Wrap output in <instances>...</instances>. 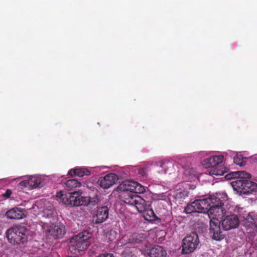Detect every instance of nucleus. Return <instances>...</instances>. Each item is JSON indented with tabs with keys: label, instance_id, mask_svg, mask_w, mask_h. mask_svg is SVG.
<instances>
[{
	"label": "nucleus",
	"instance_id": "obj_23",
	"mask_svg": "<svg viewBox=\"0 0 257 257\" xmlns=\"http://www.w3.org/2000/svg\"><path fill=\"white\" fill-rule=\"evenodd\" d=\"M173 164L168 161H165L161 163V167L164 170L165 173H171V171L173 167Z\"/></svg>",
	"mask_w": 257,
	"mask_h": 257
},
{
	"label": "nucleus",
	"instance_id": "obj_25",
	"mask_svg": "<svg viewBox=\"0 0 257 257\" xmlns=\"http://www.w3.org/2000/svg\"><path fill=\"white\" fill-rule=\"evenodd\" d=\"M90 197L82 196L81 194L80 193V197H79L78 200V201L80 202V203L78 204V206H85L89 205V202H90Z\"/></svg>",
	"mask_w": 257,
	"mask_h": 257
},
{
	"label": "nucleus",
	"instance_id": "obj_1",
	"mask_svg": "<svg viewBox=\"0 0 257 257\" xmlns=\"http://www.w3.org/2000/svg\"><path fill=\"white\" fill-rule=\"evenodd\" d=\"M224 203L216 195L210 197L198 199L188 204L185 207L184 212L190 214L193 212L203 213L208 218L212 217L215 214L220 213L224 210L222 206Z\"/></svg>",
	"mask_w": 257,
	"mask_h": 257
},
{
	"label": "nucleus",
	"instance_id": "obj_14",
	"mask_svg": "<svg viewBox=\"0 0 257 257\" xmlns=\"http://www.w3.org/2000/svg\"><path fill=\"white\" fill-rule=\"evenodd\" d=\"M223 160L224 156L223 155L213 156L204 160L203 165H204L206 168L215 167L217 165L221 164Z\"/></svg>",
	"mask_w": 257,
	"mask_h": 257
},
{
	"label": "nucleus",
	"instance_id": "obj_29",
	"mask_svg": "<svg viewBox=\"0 0 257 257\" xmlns=\"http://www.w3.org/2000/svg\"><path fill=\"white\" fill-rule=\"evenodd\" d=\"M149 171L148 167L141 168L139 169L138 173L142 177H147Z\"/></svg>",
	"mask_w": 257,
	"mask_h": 257
},
{
	"label": "nucleus",
	"instance_id": "obj_28",
	"mask_svg": "<svg viewBox=\"0 0 257 257\" xmlns=\"http://www.w3.org/2000/svg\"><path fill=\"white\" fill-rule=\"evenodd\" d=\"M137 185L134 186L135 190L133 191V193H143L146 191V188L143 186L136 182Z\"/></svg>",
	"mask_w": 257,
	"mask_h": 257
},
{
	"label": "nucleus",
	"instance_id": "obj_3",
	"mask_svg": "<svg viewBox=\"0 0 257 257\" xmlns=\"http://www.w3.org/2000/svg\"><path fill=\"white\" fill-rule=\"evenodd\" d=\"M26 229L21 226H15L7 231V237L9 242L13 244H18L25 246L28 240Z\"/></svg>",
	"mask_w": 257,
	"mask_h": 257
},
{
	"label": "nucleus",
	"instance_id": "obj_12",
	"mask_svg": "<svg viewBox=\"0 0 257 257\" xmlns=\"http://www.w3.org/2000/svg\"><path fill=\"white\" fill-rule=\"evenodd\" d=\"M6 216L9 219L19 220L25 216L24 210L23 209L14 207L8 210Z\"/></svg>",
	"mask_w": 257,
	"mask_h": 257
},
{
	"label": "nucleus",
	"instance_id": "obj_13",
	"mask_svg": "<svg viewBox=\"0 0 257 257\" xmlns=\"http://www.w3.org/2000/svg\"><path fill=\"white\" fill-rule=\"evenodd\" d=\"M147 253L150 257H166V250L162 246L155 245L148 250Z\"/></svg>",
	"mask_w": 257,
	"mask_h": 257
},
{
	"label": "nucleus",
	"instance_id": "obj_18",
	"mask_svg": "<svg viewBox=\"0 0 257 257\" xmlns=\"http://www.w3.org/2000/svg\"><path fill=\"white\" fill-rule=\"evenodd\" d=\"M90 174V171L84 167H78L72 169L68 172V174L72 177L78 176L82 177L84 176H89Z\"/></svg>",
	"mask_w": 257,
	"mask_h": 257
},
{
	"label": "nucleus",
	"instance_id": "obj_10",
	"mask_svg": "<svg viewBox=\"0 0 257 257\" xmlns=\"http://www.w3.org/2000/svg\"><path fill=\"white\" fill-rule=\"evenodd\" d=\"M221 220L222 226L226 230L236 228L239 224V218L235 214L227 215L223 219Z\"/></svg>",
	"mask_w": 257,
	"mask_h": 257
},
{
	"label": "nucleus",
	"instance_id": "obj_16",
	"mask_svg": "<svg viewBox=\"0 0 257 257\" xmlns=\"http://www.w3.org/2000/svg\"><path fill=\"white\" fill-rule=\"evenodd\" d=\"M244 224L246 227L253 230H257V217L252 212L247 214L244 218Z\"/></svg>",
	"mask_w": 257,
	"mask_h": 257
},
{
	"label": "nucleus",
	"instance_id": "obj_6",
	"mask_svg": "<svg viewBox=\"0 0 257 257\" xmlns=\"http://www.w3.org/2000/svg\"><path fill=\"white\" fill-rule=\"evenodd\" d=\"M199 242L198 234L194 232L190 233L182 240V253L188 254L193 252L196 249Z\"/></svg>",
	"mask_w": 257,
	"mask_h": 257
},
{
	"label": "nucleus",
	"instance_id": "obj_30",
	"mask_svg": "<svg viewBox=\"0 0 257 257\" xmlns=\"http://www.w3.org/2000/svg\"><path fill=\"white\" fill-rule=\"evenodd\" d=\"M32 181L30 180H24L20 182L19 183L20 186H24L26 187H29L31 188V185H32Z\"/></svg>",
	"mask_w": 257,
	"mask_h": 257
},
{
	"label": "nucleus",
	"instance_id": "obj_31",
	"mask_svg": "<svg viewBox=\"0 0 257 257\" xmlns=\"http://www.w3.org/2000/svg\"><path fill=\"white\" fill-rule=\"evenodd\" d=\"M12 192L10 189H7L6 192L3 194V196L5 198H9L12 195Z\"/></svg>",
	"mask_w": 257,
	"mask_h": 257
},
{
	"label": "nucleus",
	"instance_id": "obj_26",
	"mask_svg": "<svg viewBox=\"0 0 257 257\" xmlns=\"http://www.w3.org/2000/svg\"><path fill=\"white\" fill-rule=\"evenodd\" d=\"M245 159V158H243L241 156L236 155L234 157L233 162L236 165L243 166L245 165V161H244Z\"/></svg>",
	"mask_w": 257,
	"mask_h": 257
},
{
	"label": "nucleus",
	"instance_id": "obj_20",
	"mask_svg": "<svg viewBox=\"0 0 257 257\" xmlns=\"http://www.w3.org/2000/svg\"><path fill=\"white\" fill-rule=\"evenodd\" d=\"M149 206H148V207L146 208L145 210L142 212L143 216L145 219L147 221H154L157 218V216L154 213L153 210L152 208L149 209Z\"/></svg>",
	"mask_w": 257,
	"mask_h": 257
},
{
	"label": "nucleus",
	"instance_id": "obj_19",
	"mask_svg": "<svg viewBox=\"0 0 257 257\" xmlns=\"http://www.w3.org/2000/svg\"><path fill=\"white\" fill-rule=\"evenodd\" d=\"M146 239V235L143 233H134L128 239V243L136 245L144 241Z\"/></svg>",
	"mask_w": 257,
	"mask_h": 257
},
{
	"label": "nucleus",
	"instance_id": "obj_21",
	"mask_svg": "<svg viewBox=\"0 0 257 257\" xmlns=\"http://www.w3.org/2000/svg\"><path fill=\"white\" fill-rule=\"evenodd\" d=\"M137 200L134 206L136 207L138 212L142 213L148 206L147 205L145 200L140 196L139 197H137Z\"/></svg>",
	"mask_w": 257,
	"mask_h": 257
},
{
	"label": "nucleus",
	"instance_id": "obj_9",
	"mask_svg": "<svg viewBox=\"0 0 257 257\" xmlns=\"http://www.w3.org/2000/svg\"><path fill=\"white\" fill-rule=\"evenodd\" d=\"M109 209L107 206L98 207L96 213L93 215L92 222L99 224L105 221L108 217Z\"/></svg>",
	"mask_w": 257,
	"mask_h": 257
},
{
	"label": "nucleus",
	"instance_id": "obj_2",
	"mask_svg": "<svg viewBox=\"0 0 257 257\" xmlns=\"http://www.w3.org/2000/svg\"><path fill=\"white\" fill-rule=\"evenodd\" d=\"M229 179L233 178L231 182L234 190L239 194H249L257 190V184L249 180L250 174L244 171H237L228 174Z\"/></svg>",
	"mask_w": 257,
	"mask_h": 257
},
{
	"label": "nucleus",
	"instance_id": "obj_22",
	"mask_svg": "<svg viewBox=\"0 0 257 257\" xmlns=\"http://www.w3.org/2000/svg\"><path fill=\"white\" fill-rule=\"evenodd\" d=\"M66 187L70 189H75L78 187H80L81 184L76 179H70L66 181L65 183Z\"/></svg>",
	"mask_w": 257,
	"mask_h": 257
},
{
	"label": "nucleus",
	"instance_id": "obj_17",
	"mask_svg": "<svg viewBox=\"0 0 257 257\" xmlns=\"http://www.w3.org/2000/svg\"><path fill=\"white\" fill-rule=\"evenodd\" d=\"M139 196L137 194L133 193V192H123L121 195L122 200L125 203L133 206L137 200V197H139Z\"/></svg>",
	"mask_w": 257,
	"mask_h": 257
},
{
	"label": "nucleus",
	"instance_id": "obj_11",
	"mask_svg": "<svg viewBox=\"0 0 257 257\" xmlns=\"http://www.w3.org/2000/svg\"><path fill=\"white\" fill-rule=\"evenodd\" d=\"M117 180V176L115 174L110 173L104 177H100L97 182L101 187L107 189L113 186Z\"/></svg>",
	"mask_w": 257,
	"mask_h": 257
},
{
	"label": "nucleus",
	"instance_id": "obj_8",
	"mask_svg": "<svg viewBox=\"0 0 257 257\" xmlns=\"http://www.w3.org/2000/svg\"><path fill=\"white\" fill-rule=\"evenodd\" d=\"M56 197L60 198L62 203L67 205L77 206L80 203L78 201L80 197V192L74 191L67 194H63L62 191L57 192Z\"/></svg>",
	"mask_w": 257,
	"mask_h": 257
},
{
	"label": "nucleus",
	"instance_id": "obj_15",
	"mask_svg": "<svg viewBox=\"0 0 257 257\" xmlns=\"http://www.w3.org/2000/svg\"><path fill=\"white\" fill-rule=\"evenodd\" d=\"M136 185L135 181L130 180H124L118 185L117 190L124 192H132L136 189L134 186Z\"/></svg>",
	"mask_w": 257,
	"mask_h": 257
},
{
	"label": "nucleus",
	"instance_id": "obj_7",
	"mask_svg": "<svg viewBox=\"0 0 257 257\" xmlns=\"http://www.w3.org/2000/svg\"><path fill=\"white\" fill-rule=\"evenodd\" d=\"M86 232H81L74 235L70 240V247L73 250L80 251L84 250L88 247L89 244L88 240L89 236L86 235Z\"/></svg>",
	"mask_w": 257,
	"mask_h": 257
},
{
	"label": "nucleus",
	"instance_id": "obj_27",
	"mask_svg": "<svg viewBox=\"0 0 257 257\" xmlns=\"http://www.w3.org/2000/svg\"><path fill=\"white\" fill-rule=\"evenodd\" d=\"M30 180L32 181V185H31V189L42 187L40 179L34 178L31 179Z\"/></svg>",
	"mask_w": 257,
	"mask_h": 257
},
{
	"label": "nucleus",
	"instance_id": "obj_5",
	"mask_svg": "<svg viewBox=\"0 0 257 257\" xmlns=\"http://www.w3.org/2000/svg\"><path fill=\"white\" fill-rule=\"evenodd\" d=\"M225 214L226 211L224 209L208 218L210 220V233L212 235V238L214 240H220L224 238V235L220 230V220Z\"/></svg>",
	"mask_w": 257,
	"mask_h": 257
},
{
	"label": "nucleus",
	"instance_id": "obj_4",
	"mask_svg": "<svg viewBox=\"0 0 257 257\" xmlns=\"http://www.w3.org/2000/svg\"><path fill=\"white\" fill-rule=\"evenodd\" d=\"M43 232L49 239L62 238L66 233L65 226L63 224H45L43 226Z\"/></svg>",
	"mask_w": 257,
	"mask_h": 257
},
{
	"label": "nucleus",
	"instance_id": "obj_24",
	"mask_svg": "<svg viewBox=\"0 0 257 257\" xmlns=\"http://www.w3.org/2000/svg\"><path fill=\"white\" fill-rule=\"evenodd\" d=\"M213 168L211 169L209 171V174L212 176H213L214 178L215 177V176H222L224 175L225 171L223 170L222 169H219L217 167H212Z\"/></svg>",
	"mask_w": 257,
	"mask_h": 257
},
{
	"label": "nucleus",
	"instance_id": "obj_32",
	"mask_svg": "<svg viewBox=\"0 0 257 257\" xmlns=\"http://www.w3.org/2000/svg\"><path fill=\"white\" fill-rule=\"evenodd\" d=\"M89 202V204L91 205H95L98 202V199L96 197L95 198H90V201Z\"/></svg>",
	"mask_w": 257,
	"mask_h": 257
}]
</instances>
